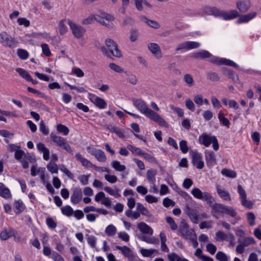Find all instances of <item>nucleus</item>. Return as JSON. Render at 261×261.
I'll list each match as a JSON object with an SVG mask.
<instances>
[{"mask_svg": "<svg viewBox=\"0 0 261 261\" xmlns=\"http://www.w3.org/2000/svg\"><path fill=\"white\" fill-rule=\"evenodd\" d=\"M116 227L112 224H110L106 227L105 232L107 236L112 237L116 234Z\"/></svg>", "mask_w": 261, "mask_h": 261, "instance_id": "obj_34", "label": "nucleus"}, {"mask_svg": "<svg viewBox=\"0 0 261 261\" xmlns=\"http://www.w3.org/2000/svg\"><path fill=\"white\" fill-rule=\"evenodd\" d=\"M83 193L82 189L79 187H76L73 190L70 200L74 204L79 203L82 199Z\"/></svg>", "mask_w": 261, "mask_h": 261, "instance_id": "obj_8", "label": "nucleus"}, {"mask_svg": "<svg viewBox=\"0 0 261 261\" xmlns=\"http://www.w3.org/2000/svg\"><path fill=\"white\" fill-rule=\"evenodd\" d=\"M105 43L113 56L120 57L121 51L118 49L117 43L113 40L108 38L106 40Z\"/></svg>", "mask_w": 261, "mask_h": 261, "instance_id": "obj_6", "label": "nucleus"}, {"mask_svg": "<svg viewBox=\"0 0 261 261\" xmlns=\"http://www.w3.org/2000/svg\"><path fill=\"white\" fill-rule=\"evenodd\" d=\"M141 254L144 257L151 256L154 253V250L153 249H147L142 248L140 250Z\"/></svg>", "mask_w": 261, "mask_h": 261, "instance_id": "obj_51", "label": "nucleus"}, {"mask_svg": "<svg viewBox=\"0 0 261 261\" xmlns=\"http://www.w3.org/2000/svg\"><path fill=\"white\" fill-rule=\"evenodd\" d=\"M163 204L165 207H168L170 206H175V202L169 198L166 197L163 199Z\"/></svg>", "mask_w": 261, "mask_h": 261, "instance_id": "obj_54", "label": "nucleus"}, {"mask_svg": "<svg viewBox=\"0 0 261 261\" xmlns=\"http://www.w3.org/2000/svg\"><path fill=\"white\" fill-rule=\"evenodd\" d=\"M88 244L92 247L95 248L96 246V239L93 236L86 235Z\"/></svg>", "mask_w": 261, "mask_h": 261, "instance_id": "obj_46", "label": "nucleus"}, {"mask_svg": "<svg viewBox=\"0 0 261 261\" xmlns=\"http://www.w3.org/2000/svg\"><path fill=\"white\" fill-rule=\"evenodd\" d=\"M89 175H82L78 178L83 185H86L88 184Z\"/></svg>", "mask_w": 261, "mask_h": 261, "instance_id": "obj_62", "label": "nucleus"}, {"mask_svg": "<svg viewBox=\"0 0 261 261\" xmlns=\"http://www.w3.org/2000/svg\"><path fill=\"white\" fill-rule=\"evenodd\" d=\"M109 67L112 70L118 73H121L123 71V69L120 66L115 63H110L109 64Z\"/></svg>", "mask_w": 261, "mask_h": 261, "instance_id": "obj_61", "label": "nucleus"}, {"mask_svg": "<svg viewBox=\"0 0 261 261\" xmlns=\"http://www.w3.org/2000/svg\"><path fill=\"white\" fill-rule=\"evenodd\" d=\"M65 21V19H62L59 23V30L61 35H63L67 31V27L64 23Z\"/></svg>", "mask_w": 261, "mask_h": 261, "instance_id": "obj_40", "label": "nucleus"}, {"mask_svg": "<svg viewBox=\"0 0 261 261\" xmlns=\"http://www.w3.org/2000/svg\"><path fill=\"white\" fill-rule=\"evenodd\" d=\"M208 58H209V62H210L211 63L214 64H217L218 65H221L222 58H219L213 56L212 54H211V57H208Z\"/></svg>", "mask_w": 261, "mask_h": 261, "instance_id": "obj_59", "label": "nucleus"}, {"mask_svg": "<svg viewBox=\"0 0 261 261\" xmlns=\"http://www.w3.org/2000/svg\"><path fill=\"white\" fill-rule=\"evenodd\" d=\"M130 36L129 37V39L130 41L132 42L136 41L137 40L139 36L138 30L136 29H132L130 30Z\"/></svg>", "mask_w": 261, "mask_h": 261, "instance_id": "obj_48", "label": "nucleus"}, {"mask_svg": "<svg viewBox=\"0 0 261 261\" xmlns=\"http://www.w3.org/2000/svg\"><path fill=\"white\" fill-rule=\"evenodd\" d=\"M111 166L116 170L118 171H123L126 169L125 166L124 165H121L120 162L118 161H113L112 162Z\"/></svg>", "mask_w": 261, "mask_h": 261, "instance_id": "obj_32", "label": "nucleus"}, {"mask_svg": "<svg viewBox=\"0 0 261 261\" xmlns=\"http://www.w3.org/2000/svg\"><path fill=\"white\" fill-rule=\"evenodd\" d=\"M256 16V13L255 12L249 13L246 15H241L239 17L237 22L238 23L247 22L254 18Z\"/></svg>", "mask_w": 261, "mask_h": 261, "instance_id": "obj_15", "label": "nucleus"}, {"mask_svg": "<svg viewBox=\"0 0 261 261\" xmlns=\"http://www.w3.org/2000/svg\"><path fill=\"white\" fill-rule=\"evenodd\" d=\"M225 73L227 75L228 77L231 79L234 82L238 83L239 81V79L238 74L233 70L230 69H226Z\"/></svg>", "mask_w": 261, "mask_h": 261, "instance_id": "obj_29", "label": "nucleus"}, {"mask_svg": "<svg viewBox=\"0 0 261 261\" xmlns=\"http://www.w3.org/2000/svg\"><path fill=\"white\" fill-rule=\"evenodd\" d=\"M16 71L22 77L25 79L27 81L31 80V75L27 70H24V69L21 68H17L16 69Z\"/></svg>", "mask_w": 261, "mask_h": 261, "instance_id": "obj_31", "label": "nucleus"}, {"mask_svg": "<svg viewBox=\"0 0 261 261\" xmlns=\"http://www.w3.org/2000/svg\"><path fill=\"white\" fill-rule=\"evenodd\" d=\"M202 12L206 15H213L215 17H222L225 20L232 19L239 16V12L236 10L226 12L214 7H205L203 8Z\"/></svg>", "mask_w": 261, "mask_h": 261, "instance_id": "obj_2", "label": "nucleus"}, {"mask_svg": "<svg viewBox=\"0 0 261 261\" xmlns=\"http://www.w3.org/2000/svg\"><path fill=\"white\" fill-rule=\"evenodd\" d=\"M47 169L51 173H57L58 172L59 168L57 164L55 162L50 161L46 166Z\"/></svg>", "mask_w": 261, "mask_h": 261, "instance_id": "obj_35", "label": "nucleus"}, {"mask_svg": "<svg viewBox=\"0 0 261 261\" xmlns=\"http://www.w3.org/2000/svg\"><path fill=\"white\" fill-rule=\"evenodd\" d=\"M42 50L43 54L46 57H49L51 55V53L48 45L47 44L44 43L41 45Z\"/></svg>", "mask_w": 261, "mask_h": 261, "instance_id": "obj_55", "label": "nucleus"}, {"mask_svg": "<svg viewBox=\"0 0 261 261\" xmlns=\"http://www.w3.org/2000/svg\"><path fill=\"white\" fill-rule=\"evenodd\" d=\"M12 236L11 231H8L6 230H3L0 234V238L2 240H7Z\"/></svg>", "mask_w": 261, "mask_h": 261, "instance_id": "obj_58", "label": "nucleus"}, {"mask_svg": "<svg viewBox=\"0 0 261 261\" xmlns=\"http://www.w3.org/2000/svg\"><path fill=\"white\" fill-rule=\"evenodd\" d=\"M75 156L76 160L80 162L84 167L86 168H88L89 167H90L91 164L92 163L86 158H83L80 153H76L75 155Z\"/></svg>", "mask_w": 261, "mask_h": 261, "instance_id": "obj_24", "label": "nucleus"}, {"mask_svg": "<svg viewBox=\"0 0 261 261\" xmlns=\"http://www.w3.org/2000/svg\"><path fill=\"white\" fill-rule=\"evenodd\" d=\"M0 42L5 43L10 47H13L16 44L15 39L6 32H3L0 34Z\"/></svg>", "mask_w": 261, "mask_h": 261, "instance_id": "obj_7", "label": "nucleus"}, {"mask_svg": "<svg viewBox=\"0 0 261 261\" xmlns=\"http://www.w3.org/2000/svg\"><path fill=\"white\" fill-rule=\"evenodd\" d=\"M207 79L212 82H217L220 80L218 74L214 72H208L206 74Z\"/></svg>", "mask_w": 261, "mask_h": 261, "instance_id": "obj_42", "label": "nucleus"}, {"mask_svg": "<svg viewBox=\"0 0 261 261\" xmlns=\"http://www.w3.org/2000/svg\"><path fill=\"white\" fill-rule=\"evenodd\" d=\"M50 138L51 140L57 146L61 147L62 146L64 143L66 141V140L60 136H57L54 133H51L50 135Z\"/></svg>", "mask_w": 261, "mask_h": 261, "instance_id": "obj_20", "label": "nucleus"}, {"mask_svg": "<svg viewBox=\"0 0 261 261\" xmlns=\"http://www.w3.org/2000/svg\"><path fill=\"white\" fill-rule=\"evenodd\" d=\"M128 150H130L133 153L141 156L142 154L143 150L140 148L136 147L132 145L129 144L127 146Z\"/></svg>", "mask_w": 261, "mask_h": 261, "instance_id": "obj_39", "label": "nucleus"}, {"mask_svg": "<svg viewBox=\"0 0 261 261\" xmlns=\"http://www.w3.org/2000/svg\"><path fill=\"white\" fill-rule=\"evenodd\" d=\"M149 50L154 55H159L161 53L159 45L155 43H150L148 45Z\"/></svg>", "mask_w": 261, "mask_h": 261, "instance_id": "obj_28", "label": "nucleus"}, {"mask_svg": "<svg viewBox=\"0 0 261 261\" xmlns=\"http://www.w3.org/2000/svg\"><path fill=\"white\" fill-rule=\"evenodd\" d=\"M192 163L194 165L202 159L201 155L197 151H192Z\"/></svg>", "mask_w": 261, "mask_h": 261, "instance_id": "obj_44", "label": "nucleus"}, {"mask_svg": "<svg viewBox=\"0 0 261 261\" xmlns=\"http://www.w3.org/2000/svg\"><path fill=\"white\" fill-rule=\"evenodd\" d=\"M184 80L189 87L192 86L194 84V80L193 77L190 74H186L184 76Z\"/></svg>", "mask_w": 261, "mask_h": 261, "instance_id": "obj_49", "label": "nucleus"}, {"mask_svg": "<svg viewBox=\"0 0 261 261\" xmlns=\"http://www.w3.org/2000/svg\"><path fill=\"white\" fill-rule=\"evenodd\" d=\"M185 212L193 223L196 224L198 223V216L196 210L192 209L190 208L188 205H187L185 208Z\"/></svg>", "mask_w": 261, "mask_h": 261, "instance_id": "obj_13", "label": "nucleus"}, {"mask_svg": "<svg viewBox=\"0 0 261 261\" xmlns=\"http://www.w3.org/2000/svg\"><path fill=\"white\" fill-rule=\"evenodd\" d=\"M217 192L219 196L225 200L230 201L231 198L229 192L225 190L222 189L220 186H217Z\"/></svg>", "mask_w": 261, "mask_h": 261, "instance_id": "obj_21", "label": "nucleus"}, {"mask_svg": "<svg viewBox=\"0 0 261 261\" xmlns=\"http://www.w3.org/2000/svg\"><path fill=\"white\" fill-rule=\"evenodd\" d=\"M238 243H241L245 248L250 245L254 244L256 241L252 237H245L243 240L239 239Z\"/></svg>", "mask_w": 261, "mask_h": 261, "instance_id": "obj_23", "label": "nucleus"}, {"mask_svg": "<svg viewBox=\"0 0 261 261\" xmlns=\"http://www.w3.org/2000/svg\"><path fill=\"white\" fill-rule=\"evenodd\" d=\"M211 54L207 51L201 50L193 54V57L195 59H204L211 57Z\"/></svg>", "mask_w": 261, "mask_h": 261, "instance_id": "obj_22", "label": "nucleus"}, {"mask_svg": "<svg viewBox=\"0 0 261 261\" xmlns=\"http://www.w3.org/2000/svg\"><path fill=\"white\" fill-rule=\"evenodd\" d=\"M166 220V222L170 225V228L172 230H175L177 229V225L172 217L170 216L167 217Z\"/></svg>", "mask_w": 261, "mask_h": 261, "instance_id": "obj_43", "label": "nucleus"}, {"mask_svg": "<svg viewBox=\"0 0 261 261\" xmlns=\"http://www.w3.org/2000/svg\"><path fill=\"white\" fill-rule=\"evenodd\" d=\"M188 50L197 48L200 46V43L195 41H187Z\"/></svg>", "mask_w": 261, "mask_h": 261, "instance_id": "obj_57", "label": "nucleus"}, {"mask_svg": "<svg viewBox=\"0 0 261 261\" xmlns=\"http://www.w3.org/2000/svg\"><path fill=\"white\" fill-rule=\"evenodd\" d=\"M205 159L208 167H213L217 164L215 153L212 151H205Z\"/></svg>", "mask_w": 261, "mask_h": 261, "instance_id": "obj_10", "label": "nucleus"}, {"mask_svg": "<svg viewBox=\"0 0 261 261\" xmlns=\"http://www.w3.org/2000/svg\"><path fill=\"white\" fill-rule=\"evenodd\" d=\"M137 209L142 214V215L148 217L150 216L149 211L146 207H145L142 204L138 203L137 204Z\"/></svg>", "mask_w": 261, "mask_h": 261, "instance_id": "obj_36", "label": "nucleus"}, {"mask_svg": "<svg viewBox=\"0 0 261 261\" xmlns=\"http://www.w3.org/2000/svg\"><path fill=\"white\" fill-rule=\"evenodd\" d=\"M172 182L173 183V185L175 186V188L178 190L177 191L183 197H184L187 200L192 199L191 197L187 192L181 190L180 188L178 187L177 185L173 181H172Z\"/></svg>", "mask_w": 261, "mask_h": 261, "instance_id": "obj_47", "label": "nucleus"}, {"mask_svg": "<svg viewBox=\"0 0 261 261\" xmlns=\"http://www.w3.org/2000/svg\"><path fill=\"white\" fill-rule=\"evenodd\" d=\"M13 208L16 214L21 213L25 209V205L21 200L15 201Z\"/></svg>", "mask_w": 261, "mask_h": 261, "instance_id": "obj_17", "label": "nucleus"}, {"mask_svg": "<svg viewBox=\"0 0 261 261\" xmlns=\"http://www.w3.org/2000/svg\"><path fill=\"white\" fill-rule=\"evenodd\" d=\"M179 147L181 151L183 153H187L189 150V148L187 146V142L186 140H181L179 143Z\"/></svg>", "mask_w": 261, "mask_h": 261, "instance_id": "obj_50", "label": "nucleus"}, {"mask_svg": "<svg viewBox=\"0 0 261 261\" xmlns=\"http://www.w3.org/2000/svg\"><path fill=\"white\" fill-rule=\"evenodd\" d=\"M62 213L63 215L66 216H70L72 215L74 211L72 207L69 205H66L61 208Z\"/></svg>", "mask_w": 261, "mask_h": 261, "instance_id": "obj_38", "label": "nucleus"}, {"mask_svg": "<svg viewBox=\"0 0 261 261\" xmlns=\"http://www.w3.org/2000/svg\"><path fill=\"white\" fill-rule=\"evenodd\" d=\"M221 174L224 176L230 178H236L237 175L236 171L227 169H223L221 170Z\"/></svg>", "mask_w": 261, "mask_h": 261, "instance_id": "obj_33", "label": "nucleus"}, {"mask_svg": "<svg viewBox=\"0 0 261 261\" xmlns=\"http://www.w3.org/2000/svg\"><path fill=\"white\" fill-rule=\"evenodd\" d=\"M25 154V152L22 150L18 149H17L14 154V158L16 160L18 161H20L22 159V158L23 156Z\"/></svg>", "mask_w": 261, "mask_h": 261, "instance_id": "obj_56", "label": "nucleus"}, {"mask_svg": "<svg viewBox=\"0 0 261 261\" xmlns=\"http://www.w3.org/2000/svg\"><path fill=\"white\" fill-rule=\"evenodd\" d=\"M91 101L99 109H103L105 108L107 105V102L105 100L97 96H95L92 99H91Z\"/></svg>", "mask_w": 261, "mask_h": 261, "instance_id": "obj_19", "label": "nucleus"}, {"mask_svg": "<svg viewBox=\"0 0 261 261\" xmlns=\"http://www.w3.org/2000/svg\"><path fill=\"white\" fill-rule=\"evenodd\" d=\"M156 172L155 170L149 169L146 173V178L148 181L151 184L154 185L155 182V175Z\"/></svg>", "mask_w": 261, "mask_h": 261, "instance_id": "obj_25", "label": "nucleus"}, {"mask_svg": "<svg viewBox=\"0 0 261 261\" xmlns=\"http://www.w3.org/2000/svg\"><path fill=\"white\" fill-rule=\"evenodd\" d=\"M90 154L95 156L96 160L100 162H105L107 161V158L105 152L100 149L92 148L90 152Z\"/></svg>", "mask_w": 261, "mask_h": 261, "instance_id": "obj_14", "label": "nucleus"}, {"mask_svg": "<svg viewBox=\"0 0 261 261\" xmlns=\"http://www.w3.org/2000/svg\"><path fill=\"white\" fill-rule=\"evenodd\" d=\"M203 200L206 202L207 204L212 208L215 204V200L212 195L208 192H204V197Z\"/></svg>", "mask_w": 261, "mask_h": 261, "instance_id": "obj_27", "label": "nucleus"}, {"mask_svg": "<svg viewBox=\"0 0 261 261\" xmlns=\"http://www.w3.org/2000/svg\"><path fill=\"white\" fill-rule=\"evenodd\" d=\"M216 258L219 261H228L227 256L222 251H218L217 253Z\"/></svg>", "mask_w": 261, "mask_h": 261, "instance_id": "obj_52", "label": "nucleus"}, {"mask_svg": "<svg viewBox=\"0 0 261 261\" xmlns=\"http://www.w3.org/2000/svg\"><path fill=\"white\" fill-rule=\"evenodd\" d=\"M0 196L5 199L10 198L12 196L10 190L2 182H0Z\"/></svg>", "mask_w": 261, "mask_h": 261, "instance_id": "obj_18", "label": "nucleus"}, {"mask_svg": "<svg viewBox=\"0 0 261 261\" xmlns=\"http://www.w3.org/2000/svg\"><path fill=\"white\" fill-rule=\"evenodd\" d=\"M39 130L44 135H47L49 134V129L45 125L44 121L41 120L39 124Z\"/></svg>", "mask_w": 261, "mask_h": 261, "instance_id": "obj_45", "label": "nucleus"}, {"mask_svg": "<svg viewBox=\"0 0 261 261\" xmlns=\"http://www.w3.org/2000/svg\"><path fill=\"white\" fill-rule=\"evenodd\" d=\"M236 6L241 13H245L250 9L251 3L249 0L239 1L236 3Z\"/></svg>", "mask_w": 261, "mask_h": 261, "instance_id": "obj_11", "label": "nucleus"}, {"mask_svg": "<svg viewBox=\"0 0 261 261\" xmlns=\"http://www.w3.org/2000/svg\"><path fill=\"white\" fill-rule=\"evenodd\" d=\"M17 22L19 25H23L25 27H28L30 24V21L25 18L20 17L18 18Z\"/></svg>", "mask_w": 261, "mask_h": 261, "instance_id": "obj_64", "label": "nucleus"}, {"mask_svg": "<svg viewBox=\"0 0 261 261\" xmlns=\"http://www.w3.org/2000/svg\"><path fill=\"white\" fill-rule=\"evenodd\" d=\"M138 228L143 233L152 234V229L145 222H140L138 225Z\"/></svg>", "mask_w": 261, "mask_h": 261, "instance_id": "obj_16", "label": "nucleus"}, {"mask_svg": "<svg viewBox=\"0 0 261 261\" xmlns=\"http://www.w3.org/2000/svg\"><path fill=\"white\" fill-rule=\"evenodd\" d=\"M140 18L143 21L145 22L149 27L154 29H158L160 28V24L156 21L149 19L144 16H142Z\"/></svg>", "mask_w": 261, "mask_h": 261, "instance_id": "obj_26", "label": "nucleus"}, {"mask_svg": "<svg viewBox=\"0 0 261 261\" xmlns=\"http://www.w3.org/2000/svg\"><path fill=\"white\" fill-rule=\"evenodd\" d=\"M68 23L74 37L79 39L83 36L86 32V29L84 27L77 25L70 20H68Z\"/></svg>", "mask_w": 261, "mask_h": 261, "instance_id": "obj_5", "label": "nucleus"}, {"mask_svg": "<svg viewBox=\"0 0 261 261\" xmlns=\"http://www.w3.org/2000/svg\"><path fill=\"white\" fill-rule=\"evenodd\" d=\"M221 65H229L231 66H233L234 67H238V65L234 63L233 61L226 59H223L222 58Z\"/></svg>", "mask_w": 261, "mask_h": 261, "instance_id": "obj_53", "label": "nucleus"}, {"mask_svg": "<svg viewBox=\"0 0 261 261\" xmlns=\"http://www.w3.org/2000/svg\"><path fill=\"white\" fill-rule=\"evenodd\" d=\"M193 196L198 199L203 200L204 197V192H202L199 188H195L191 191Z\"/></svg>", "mask_w": 261, "mask_h": 261, "instance_id": "obj_30", "label": "nucleus"}, {"mask_svg": "<svg viewBox=\"0 0 261 261\" xmlns=\"http://www.w3.org/2000/svg\"><path fill=\"white\" fill-rule=\"evenodd\" d=\"M133 102L134 105L146 117L158 123L160 125L163 126L166 128L168 127L169 125L166 121L158 113L147 107L145 102L143 100L141 99H133Z\"/></svg>", "mask_w": 261, "mask_h": 261, "instance_id": "obj_1", "label": "nucleus"}, {"mask_svg": "<svg viewBox=\"0 0 261 261\" xmlns=\"http://www.w3.org/2000/svg\"><path fill=\"white\" fill-rule=\"evenodd\" d=\"M17 53L18 57L22 60H26L29 57L28 52L23 49H18Z\"/></svg>", "mask_w": 261, "mask_h": 261, "instance_id": "obj_41", "label": "nucleus"}, {"mask_svg": "<svg viewBox=\"0 0 261 261\" xmlns=\"http://www.w3.org/2000/svg\"><path fill=\"white\" fill-rule=\"evenodd\" d=\"M194 233H195L194 229H190L188 224L184 219H182L178 230V234L182 236L185 240H188Z\"/></svg>", "mask_w": 261, "mask_h": 261, "instance_id": "obj_4", "label": "nucleus"}, {"mask_svg": "<svg viewBox=\"0 0 261 261\" xmlns=\"http://www.w3.org/2000/svg\"><path fill=\"white\" fill-rule=\"evenodd\" d=\"M57 130L60 133H62L64 135L66 136L69 134V128L64 125L59 124L57 125Z\"/></svg>", "mask_w": 261, "mask_h": 261, "instance_id": "obj_37", "label": "nucleus"}, {"mask_svg": "<svg viewBox=\"0 0 261 261\" xmlns=\"http://www.w3.org/2000/svg\"><path fill=\"white\" fill-rule=\"evenodd\" d=\"M115 248L120 250L122 254L124 257L127 258L130 261H133L135 255L133 251L127 246H124L123 247L120 246H116Z\"/></svg>", "mask_w": 261, "mask_h": 261, "instance_id": "obj_9", "label": "nucleus"}, {"mask_svg": "<svg viewBox=\"0 0 261 261\" xmlns=\"http://www.w3.org/2000/svg\"><path fill=\"white\" fill-rule=\"evenodd\" d=\"M213 212L217 214H226L232 217H235L237 213L236 210L230 206L223 205L220 203H215L212 208Z\"/></svg>", "mask_w": 261, "mask_h": 261, "instance_id": "obj_3", "label": "nucleus"}, {"mask_svg": "<svg viewBox=\"0 0 261 261\" xmlns=\"http://www.w3.org/2000/svg\"><path fill=\"white\" fill-rule=\"evenodd\" d=\"M215 136H211L206 133H203L199 137V143L205 147H208L213 141V138Z\"/></svg>", "mask_w": 261, "mask_h": 261, "instance_id": "obj_12", "label": "nucleus"}, {"mask_svg": "<svg viewBox=\"0 0 261 261\" xmlns=\"http://www.w3.org/2000/svg\"><path fill=\"white\" fill-rule=\"evenodd\" d=\"M247 220L250 226L254 225L255 215L253 213L249 212L247 214Z\"/></svg>", "mask_w": 261, "mask_h": 261, "instance_id": "obj_60", "label": "nucleus"}, {"mask_svg": "<svg viewBox=\"0 0 261 261\" xmlns=\"http://www.w3.org/2000/svg\"><path fill=\"white\" fill-rule=\"evenodd\" d=\"M119 238L125 242H128L129 240V235L125 232H120L118 233Z\"/></svg>", "mask_w": 261, "mask_h": 261, "instance_id": "obj_63", "label": "nucleus"}]
</instances>
